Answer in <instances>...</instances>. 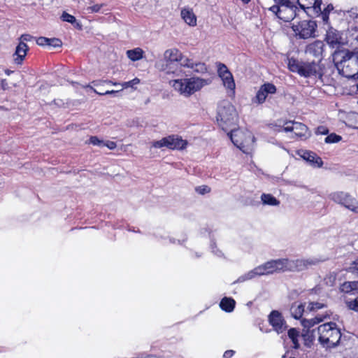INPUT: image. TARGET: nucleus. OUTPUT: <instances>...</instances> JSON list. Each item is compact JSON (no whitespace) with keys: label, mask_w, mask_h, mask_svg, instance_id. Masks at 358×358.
I'll return each mask as SVG.
<instances>
[{"label":"nucleus","mask_w":358,"mask_h":358,"mask_svg":"<svg viewBox=\"0 0 358 358\" xmlns=\"http://www.w3.org/2000/svg\"><path fill=\"white\" fill-rule=\"evenodd\" d=\"M49 39L48 38L41 36L37 38L36 43L40 46L48 45Z\"/></svg>","instance_id":"obj_47"},{"label":"nucleus","mask_w":358,"mask_h":358,"mask_svg":"<svg viewBox=\"0 0 358 358\" xmlns=\"http://www.w3.org/2000/svg\"><path fill=\"white\" fill-rule=\"evenodd\" d=\"M288 336L292 341L293 348L294 349H298L299 347L298 341V337L299 336V331L296 329L292 328L288 331Z\"/></svg>","instance_id":"obj_31"},{"label":"nucleus","mask_w":358,"mask_h":358,"mask_svg":"<svg viewBox=\"0 0 358 358\" xmlns=\"http://www.w3.org/2000/svg\"><path fill=\"white\" fill-rule=\"evenodd\" d=\"M347 271L358 278V257L347 268Z\"/></svg>","instance_id":"obj_33"},{"label":"nucleus","mask_w":358,"mask_h":358,"mask_svg":"<svg viewBox=\"0 0 358 358\" xmlns=\"http://www.w3.org/2000/svg\"><path fill=\"white\" fill-rule=\"evenodd\" d=\"M330 199L350 210L358 213V201L347 192H336L329 195Z\"/></svg>","instance_id":"obj_10"},{"label":"nucleus","mask_w":358,"mask_h":358,"mask_svg":"<svg viewBox=\"0 0 358 358\" xmlns=\"http://www.w3.org/2000/svg\"><path fill=\"white\" fill-rule=\"evenodd\" d=\"M315 14L321 16L323 22L324 23H328L329 22V13H327V10H322L320 8V11L318 13H314Z\"/></svg>","instance_id":"obj_42"},{"label":"nucleus","mask_w":358,"mask_h":358,"mask_svg":"<svg viewBox=\"0 0 358 358\" xmlns=\"http://www.w3.org/2000/svg\"><path fill=\"white\" fill-rule=\"evenodd\" d=\"M217 73L220 78L222 76H225L226 74L230 73L227 66L224 64L217 63Z\"/></svg>","instance_id":"obj_36"},{"label":"nucleus","mask_w":358,"mask_h":358,"mask_svg":"<svg viewBox=\"0 0 358 358\" xmlns=\"http://www.w3.org/2000/svg\"><path fill=\"white\" fill-rule=\"evenodd\" d=\"M353 294H358V280L350 281Z\"/></svg>","instance_id":"obj_53"},{"label":"nucleus","mask_w":358,"mask_h":358,"mask_svg":"<svg viewBox=\"0 0 358 358\" xmlns=\"http://www.w3.org/2000/svg\"><path fill=\"white\" fill-rule=\"evenodd\" d=\"M90 143L99 147H103V141L100 140L96 136H91L90 138Z\"/></svg>","instance_id":"obj_41"},{"label":"nucleus","mask_w":358,"mask_h":358,"mask_svg":"<svg viewBox=\"0 0 358 358\" xmlns=\"http://www.w3.org/2000/svg\"><path fill=\"white\" fill-rule=\"evenodd\" d=\"M320 262L317 258L310 257L308 259H291V262L293 263L292 265V271H302L310 266L316 265Z\"/></svg>","instance_id":"obj_17"},{"label":"nucleus","mask_w":358,"mask_h":358,"mask_svg":"<svg viewBox=\"0 0 358 358\" xmlns=\"http://www.w3.org/2000/svg\"><path fill=\"white\" fill-rule=\"evenodd\" d=\"M341 138V136L332 133L325 138L324 141L327 143H335L339 142Z\"/></svg>","instance_id":"obj_35"},{"label":"nucleus","mask_w":358,"mask_h":358,"mask_svg":"<svg viewBox=\"0 0 358 358\" xmlns=\"http://www.w3.org/2000/svg\"><path fill=\"white\" fill-rule=\"evenodd\" d=\"M106 146L110 150H114L116 147V143L114 141H103V147Z\"/></svg>","instance_id":"obj_51"},{"label":"nucleus","mask_w":358,"mask_h":358,"mask_svg":"<svg viewBox=\"0 0 358 358\" xmlns=\"http://www.w3.org/2000/svg\"><path fill=\"white\" fill-rule=\"evenodd\" d=\"M235 352L232 350H229L224 352L223 358H231L234 356Z\"/></svg>","instance_id":"obj_55"},{"label":"nucleus","mask_w":358,"mask_h":358,"mask_svg":"<svg viewBox=\"0 0 358 358\" xmlns=\"http://www.w3.org/2000/svg\"><path fill=\"white\" fill-rule=\"evenodd\" d=\"M180 66L183 67L190 68L194 67V61L191 59L184 57L182 55V60H179Z\"/></svg>","instance_id":"obj_37"},{"label":"nucleus","mask_w":358,"mask_h":358,"mask_svg":"<svg viewBox=\"0 0 358 358\" xmlns=\"http://www.w3.org/2000/svg\"><path fill=\"white\" fill-rule=\"evenodd\" d=\"M292 264L293 263L291 262V259L287 258L268 261L239 276L238 279L234 282V284L243 282L257 277L267 275L276 272L292 271Z\"/></svg>","instance_id":"obj_1"},{"label":"nucleus","mask_w":358,"mask_h":358,"mask_svg":"<svg viewBox=\"0 0 358 358\" xmlns=\"http://www.w3.org/2000/svg\"><path fill=\"white\" fill-rule=\"evenodd\" d=\"M269 324L278 334L282 333L287 328L282 314L278 310H272L268 315Z\"/></svg>","instance_id":"obj_16"},{"label":"nucleus","mask_w":358,"mask_h":358,"mask_svg":"<svg viewBox=\"0 0 358 358\" xmlns=\"http://www.w3.org/2000/svg\"><path fill=\"white\" fill-rule=\"evenodd\" d=\"M210 83V79H204L197 76L174 79L169 81V85L174 90L184 97L191 96Z\"/></svg>","instance_id":"obj_3"},{"label":"nucleus","mask_w":358,"mask_h":358,"mask_svg":"<svg viewBox=\"0 0 358 358\" xmlns=\"http://www.w3.org/2000/svg\"><path fill=\"white\" fill-rule=\"evenodd\" d=\"M288 69L301 77L321 78L322 69L320 62H303L294 57L287 59Z\"/></svg>","instance_id":"obj_4"},{"label":"nucleus","mask_w":358,"mask_h":358,"mask_svg":"<svg viewBox=\"0 0 358 358\" xmlns=\"http://www.w3.org/2000/svg\"><path fill=\"white\" fill-rule=\"evenodd\" d=\"M210 248H211L212 252L214 253L217 257H220L223 256V253L222 252V251H220L219 249H217L216 248V245L214 243H211Z\"/></svg>","instance_id":"obj_50"},{"label":"nucleus","mask_w":358,"mask_h":358,"mask_svg":"<svg viewBox=\"0 0 358 358\" xmlns=\"http://www.w3.org/2000/svg\"><path fill=\"white\" fill-rule=\"evenodd\" d=\"M357 89H358V84H357Z\"/></svg>","instance_id":"obj_61"},{"label":"nucleus","mask_w":358,"mask_h":358,"mask_svg":"<svg viewBox=\"0 0 358 358\" xmlns=\"http://www.w3.org/2000/svg\"><path fill=\"white\" fill-rule=\"evenodd\" d=\"M317 335L320 343L327 348L336 346L341 338V330L334 322L320 325L317 328Z\"/></svg>","instance_id":"obj_5"},{"label":"nucleus","mask_w":358,"mask_h":358,"mask_svg":"<svg viewBox=\"0 0 358 358\" xmlns=\"http://www.w3.org/2000/svg\"><path fill=\"white\" fill-rule=\"evenodd\" d=\"M344 16L349 23V31L352 39L358 41V9L352 8L344 13Z\"/></svg>","instance_id":"obj_14"},{"label":"nucleus","mask_w":358,"mask_h":358,"mask_svg":"<svg viewBox=\"0 0 358 358\" xmlns=\"http://www.w3.org/2000/svg\"><path fill=\"white\" fill-rule=\"evenodd\" d=\"M102 4H95L87 8L89 13H98L102 8Z\"/></svg>","instance_id":"obj_49"},{"label":"nucleus","mask_w":358,"mask_h":358,"mask_svg":"<svg viewBox=\"0 0 358 358\" xmlns=\"http://www.w3.org/2000/svg\"><path fill=\"white\" fill-rule=\"evenodd\" d=\"M139 83H140V80L138 78H136L130 81L122 83L121 84V86L122 87L123 89H127L129 87H133L134 85H137Z\"/></svg>","instance_id":"obj_40"},{"label":"nucleus","mask_w":358,"mask_h":358,"mask_svg":"<svg viewBox=\"0 0 358 358\" xmlns=\"http://www.w3.org/2000/svg\"><path fill=\"white\" fill-rule=\"evenodd\" d=\"M29 50V48L25 43H19L15 48V51L13 55V60L17 64H22L24 61L27 51Z\"/></svg>","instance_id":"obj_20"},{"label":"nucleus","mask_w":358,"mask_h":358,"mask_svg":"<svg viewBox=\"0 0 358 358\" xmlns=\"http://www.w3.org/2000/svg\"><path fill=\"white\" fill-rule=\"evenodd\" d=\"M328 132H329V130L326 127H322V126L319 127L317 129V133L320 134L326 135L328 134Z\"/></svg>","instance_id":"obj_54"},{"label":"nucleus","mask_w":358,"mask_h":358,"mask_svg":"<svg viewBox=\"0 0 358 358\" xmlns=\"http://www.w3.org/2000/svg\"><path fill=\"white\" fill-rule=\"evenodd\" d=\"M243 3H248L250 0H241Z\"/></svg>","instance_id":"obj_60"},{"label":"nucleus","mask_w":358,"mask_h":358,"mask_svg":"<svg viewBox=\"0 0 358 358\" xmlns=\"http://www.w3.org/2000/svg\"><path fill=\"white\" fill-rule=\"evenodd\" d=\"M155 236L157 241H160L164 245H167L169 243L171 244H178L182 245L184 242L186 241L187 237L185 236L182 239H176L173 237H170L166 234V233L162 231H157L155 234Z\"/></svg>","instance_id":"obj_21"},{"label":"nucleus","mask_w":358,"mask_h":358,"mask_svg":"<svg viewBox=\"0 0 358 358\" xmlns=\"http://www.w3.org/2000/svg\"><path fill=\"white\" fill-rule=\"evenodd\" d=\"M323 307H324V304L320 302H311L308 306L310 310H319Z\"/></svg>","instance_id":"obj_44"},{"label":"nucleus","mask_w":358,"mask_h":358,"mask_svg":"<svg viewBox=\"0 0 358 358\" xmlns=\"http://www.w3.org/2000/svg\"><path fill=\"white\" fill-rule=\"evenodd\" d=\"M222 80L224 86L233 94L235 92L236 84L231 73H229L220 78Z\"/></svg>","instance_id":"obj_28"},{"label":"nucleus","mask_w":358,"mask_h":358,"mask_svg":"<svg viewBox=\"0 0 358 358\" xmlns=\"http://www.w3.org/2000/svg\"><path fill=\"white\" fill-rule=\"evenodd\" d=\"M6 73L8 76H9V75L11 73V71H9V70H6Z\"/></svg>","instance_id":"obj_59"},{"label":"nucleus","mask_w":358,"mask_h":358,"mask_svg":"<svg viewBox=\"0 0 358 358\" xmlns=\"http://www.w3.org/2000/svg\"><path fill=\"white\" fill-rule=\"evenodd\" d=\"M143 51L142 49L138 48L134 50H127V57L132 61H137L143 57Z\"/></svg>","instance_id":"obj_30"},{"label":"nucleus","mask_w":358,"mask_h":358,"mask_svg":"<svg viewBox=\"0 0 358 358\" xmlns=\"http://www.w3.org/2000/svg\"><path fill=\"white\" fill-rule=\"evenodd\" d=\"M92 83L94 84V86H99L103 83L110 84L113 85H121V84H122V83H114L111 80H95V81H93Z\"/></svg>","instance_id":"obj_45"},{"label":"nucleus","mask_w":358,"mask_h":358,"mask_svg":"<svg viewBox=\"0 0 358 358\" xmlns=\"http://www.w3.org/2000/svg\"><path fill=\"white\" fill-rule=\"evenodd\" d=\"M62 20L64 22H69L72 24L76 22V19L74 16L64 12L61 17Z\"/></svg>","instance_id":"obj_38"},{"label":"nucleus","mask_w":358,"mask_h":358,"mask_svg":"<svg viewBox=\"0 0 358 358\" xmlns=\"http://www.w3.org/2000/svg\"><path fill=\"white\" fill-rule=\"evenodd\" d=\"M282 358H296L295 357H293V356H289V352H287L285 353L282 357Z\"/></svg>","instance_id":"obj_57"},{"label":"nucleus","mask_w":358,"mask_h":358,"mask_svg":"<svg viewBox=\"0 0 358 358\" xmlns=\"http://www.w3.org/2000/svg\"><path fill=\"white\" fill-rule=\"evenodd\" d=\"M164 59L166 62H179L182 60V53L176 48L168 49L164 52Z\"/></svg>","instance_id":"obj_25"},{"label":"nucleus","mask_w":358,"mask_h":358,"mask_svg":"<svg viewBox=\"0 0 358 358\" xmlns=\"http://www.w3.org/2000/svg\"><path fill=\"white\" fill-rule=\"evenodd\" d=\"M231 142L244 153H248V149H245V144L248 141H254L255 137L250 133L244 134L240 129H232L228 134Z\"/></svg>","instance_id":"obj_11"},{"label":"nucleus","mask_w":358,"mask_h":358,"mask_svg":"<svg viewBox=\"0 0 358 358\" xmlns=\"http://www.w3.org/2000/svg\"><path fill=\"white\" fill-rule=\"evenodd\" d=\"M280 131H292L296 136L299 137H306L308 131V127L301 122H286L285 126L280 127Z\"/></svg>","instance_id":"obj_15"},{"label":"nucleus","mask_w":358,"mask_h":358,"mask_svg":"<svg viewBox=\"0 0 358 358\" xmlns=\"http://www.w3.org/2000/svg\"><path fill=\"white\" fill-rule=\"evenodd\" d=\"M49 41H50L48 42L49 46H52V47L57 48V47H60L62 45V41L58 38H50Z\"/></svg>","instance_id":"obj_46"},{"label":"nucleus","mask_w":358,"mask_h":358,"mask_svg":"<svg viewBox=\"0 0 358 358\" xmlns=\"http://www.w3.org/2000/svg\"><path fill=\"white\" fill-rule=\"evenodd\" d=\"M187 145V141L178 135H169L152 143V146L155 148H166L170 150H183Z\"/></svg>","instance_id":"obj_8"},{"label":"nucleus","mask_w":358,"mask_h":358,"mask_svg":"<svg viewBox=\"0 0 358 358\" xmlns=\"http://www.w3.org/2000/svg\"><path fill=\"white\" fill-rule=\"evenodd\" d=\"M33 37L29 34H22L20 38L19 43H25L27 41H30Z\"/></svg>","instance_id":"obj_52"},{"label":"nucleus","mask_w":358,"mask_h":358,"mask_svg":"<svg viewBox=\"0 0 358 358\" xmlns=\"http://www.w3.org/2000/svg\"><path fill=\"white\" fill-rule=\"evenodd\" d=\"M340 291L345 294H353L350 281L344 282L340 286Z\"/></svg>","instance_id":"obj_34"},{"label":"nucleus","mask_w":358,"mask_h":358,"mask_svg":"<svg viewBox=\"0 0 358 358\" xmlns=\"http://www.w3.org/2000/svg\"><path fill=\"white\" fill-rule=\"evenodd\" d=\"M181 17L182 20L189 26L196 25V17L191 9L183 8L181 10Z\"/></svg>","instance_id":"obj_24"},{"label":"nucleus","mask_w":358,"mask_h":358,"mask_svg":"<svg viewBox=\"0 0 358 358\" xmlns=\"http://www.w3.org/2000/svg\"><path fill=\"white\" fill-rule=\"evenodd\" d=\"M238 115L235 107L228 101H221L217 106V122L227 131L236 124Z\"/></svg>","instance_id":"obj_6"},{"label":"nucleus","mask_w":358,"mask_h":358,"mask_svg":"<svg viewBox=\"0 0 358 358\" xmlns=\"http://www.w3.org/2000/svg\"><path fill=\"white\" fill-rule=\"evenodd\" d=\"M196 192L200 194H205L210 191V188L207 185H201L196 187Z\"/></svg>","instance_id":"obj_43"},{"label":"nucleus","mask_w":358,"mask_h":358,"mask_svg":"<svg viewBox=\"0 0 358 358\" xmlns=\"http://www.w3.org/2000/svg\"><path fill=\"white\" fill-rule=\"evenodd\" d=\"M324 43L321 41H315L313 43L308 44L305 50L306 54L318 58L320 60L322 58V53L324 51Z\"/></svg>","instance_id":"obj_18"},{"label":"nucleus","mask_w":358,"mask_h":358,"mask_svg":"<svg viewBox=\"0 0 358 358\" xmlns=\"http://www.w3.org/2000/svg\"><path fill=\"white\" fill-rule=\"evenodd\" d=\"M301 152V157L306 161L310 162V164L317 167H321L322 166L323 162L322 159L315 153L308 150H302Z\"/></svg>","instance_id":"obj_23"},{"label":"nucleus","mask_w":358,"mask_h":358,"mask_svg":"<svg viewBox=\"0 0 358 358\" xmlns=\"http://www.w3.org/2000/svg\"><path fill=\"white\" fill-rule=\"evenodd\" d=\"M1 84H2V87H3V88H4V85L6 84V80H2V81H1Z\"/></svg>","instance_id":"obj_58"},{"label":"nucleus","mask_w":358,"mask_h":358,"mask_svg":"<svg viewBox=\"0 0 358 358\" xmlns=\"http://www.w3.org/2000/svg\"><path fill=\"white\" fill-rule=\"evenodd\" d=\"M333 59L339 73L348 79H358V55L347 49L336 50Z\"/></svg>","instance_id":"obj_2"},{"label":"nucleus","mask_w":358,"mask_h":358,"mask_svg":"<svg viewBox=\"0 0 358 358\" xmlns=\"http://www.w3.org/2000/svg\"><path fill=\"white\" fill-rule=\"evenodd\" d=\"M346 306L350 310L358 312V297L355 300L346 301Z\"/></svg>","instance_id":"obj_39"},{"label":"nucleus","mask_w":358,"mask_h":358,"mask_svg":"<svg viewBox=\"0 0 358 358\" xmlns=\"http://www.w3.org/2000/svg\"><path fill=\"white\" fill-rule=\"evenodd\" d=\"M341 36L337 30H336L333 28H330L327 31L325 41L332 48H334L337 45H339L341 43Z\"/></svg>","instance_id":"obj_22"},{"label":"nucleus","mask_w":358,"mask_h":358,"mask_svg":"<svg viewBox=\"0 0 358 358\" xmlns=\"http://www.w3.org/2000/svg\"><path fill=\"white\" fill-rule=\"evenodd\" d=\"M322 321V319L318 317H315L310 320L304 319L302 320V325L305 329H306L303 331L301 334L302 339L306 346L310 348L315 338L317 337V329L310 330V329Z\"/></svg>","instance_id":"obj_9"},{"label":"nucleus","mask_w":358,"mask_h":358,"mask_svg":"<svg viewBox=\"0 0 358 358\" xmlns=\"http://www.w3.org/2000/svg\"><path fill=\"white\" fill-rule=\"evenodd\" d=\"M277 92L276 87L271 83H266L260 86L256 95L252 98L253 104L261 105L264 103L269 94H274Z\"/></svg>","instance_id":"obj_13"},{"label":"nucleus","mask_w":358,"mask_h":358,"mask_svg":"<svg viewBox=\"0 0 358 358\" xmlns=\"http://www.w3.org/2000/svg\"><path fill=\"white\" fill-rule=\"evenodd\" d=\"M90 88L96 94H99V95H108V94H115L117 93H118L120 91L118 90H107V91H105V92H98L96 90L92 88V87H90Z\"/></svg>","instance_id":"obj_48"},{"label":"nucleus","mask_w":358,"mask_h":358,"mask_svg":"<svg viewBox=\"0 0 358 358\" xmlns=\"http://www.w3.org/2000/svg\"><path fill=\"white\" fill-rule=\"evenodd\" d=\"M297 3L307 13L310 10L318 13L320 11L322 0H297Z\"/></svg>","instance_id":"obj_19"},{"label":"nucleus","mask_w":358,"mask_h":358,"mask_svg":"<svg viewBox=\"0 0 358 358\" xmlns=\"http://www.w3.org/2000/svg\"><path fill=\"white\" fill-rule=\"evenodd\" d=\"M277 4L270 8V10L276 15V16L285 21L289 22L296 16V8L290 0H275Z\"/></svg>","instance_id":"obj_7"},{"label":"nucleus","mask_w":358,"mask_h":358,"mask_svg":"<svg viewBox=\"0 0 358 358\" xmlns=\"http://www.w3.org/2000/svg\"><path fill=\"white\" fill-rule=\"evenodd\" d=\"M304 305L302 303L295 302L290 308L291 315L296 320L300 319L304 313Z\"/></svg>","instance_id":"obj_27"},{"label":"nucleus","mask_w":358,"mask_h":358,"mask_svg":"<svg viewBox=\"0 0 358 358\" xmlns=\"http://www.w3.org/2000/svg\"><path fill=\"white\" fill-rule=\"evenodd\" d=\"M261 201L264 205L271 206H278L280 205V201L271 194L263 193L261 196Z\"/></svg>","instance_id":"obj_29"},{"label":"nucleus","mask_w":358,"mask_h":358,"mask_svg":"<svg viewBox=\"0 0 358 358\" xmlns=\"http://www.w3.org/2000/svg\"><path fill=\"white\" fill-rule=\"evenodd\" d=\"M235 305V300L231 297H224L220 303V308L227 313L232 312L234 310Z\"/></svg>","instance_id":"obj_26"},{"label":"nucleus","mask_w":358,"mask_h":358,"mask_svg":"<svg viewBox=\"0 0 358 358\" xmlns=\"http://www.w3.org/2000/svg\"><path fill=\"white\" fill-rule=\"evenodd\" d=\"M334 8L332 5H328L327 7L324 9L327 10V13L329 14L330 11Z\"/></svg>","instance_id":"obj_56"},{"label":"nucleus","mask_w":358,"mask_h":358,"mask_svg":"<svg viewBox=\"0 0 358 358\" xmlns=\"http://www.w3.org/2000/svg\"><path fill=\"white\" fill-rule=\"evenodd\" d=\"M192 69L196 73H203L207 71L206 65L203 62H194V67Z\"/></svg>","instance_id":"obj_32"},{"label":"nucleus","mask_w":358,"mask_h":358,"mask_svg":"<svg viewBox=\"0 0 358 358\" xmlns=\"http://www.w3.org/2000/svg\"><path fill=\"white\" fill-rule=\"evenodd\" d=\"M292 28L296 36L306 39L314 36L316 24L311 20H303L297 24H293Z\"/></svg>","instance_id":"obj_12"}]
</instances>
